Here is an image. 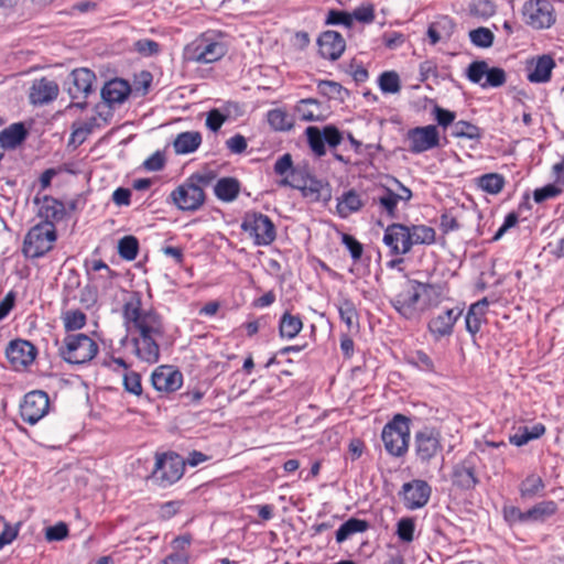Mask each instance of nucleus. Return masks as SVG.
Returning a JSON list of instances; mask_svg holds the SVG:
<instances>
[{
	"mask_svg": "<svg viewBox=\"0 0 564 564\" xmlns=\"http://www.w3.org/2000/svg\"><path fill=\"white\" fill-rule=\"evenodd\" d=\"M73 87L69 88V94L73 98L79 95L88 96L91 91L93 83L96 79L95 74L88 68L74 69L70 73Z\"/></svg>",
	"mask_w": 564,
	"mask_h": 564,
	"instance_id": "24",
	"label": "nucleus"
},
{
	"mask_svg": "<svg viewBox=\"0 0 564 564\" xmlns=\"http://www.w3.org/2000/svg\"><path fill=\"white\" fill-rule=\"evenodd\" d=\"M545 433V426L536 423L533 426H520L518 432L510 436L509 441L516 446H523L532 440L540 438Z\"/></svg>",
	"mask_w": 564,
	"mask_h": 564,
	"instance_id": "34",
	"label": "nucleus"
},
{
	"mask_svg": "<svg viewBox=\"0 0 564 564\" xmlns=\"http://www.w3.org/2000/svg\"><path fill=\"white\" fill-rule=\"evenodd\" d=\"M556 66L551 55L543 54L527 61V78L530 83L543 84L551 79L552 70Z\"/></svg>",
	"mask_w": 564,
	"mask_h": 564,
	"instance_id": "19",
	"label": "nucleus"
},
{
	"mask_svg": "<svg viewBox=\"0 0 564 564\" xmlns=\"http://www.w3.org/2000/svg\"><path fill=\"white\" fill-rule=\"evenodd\" d=\"M442 32L447 34L455 32V25L452 19L446 15L441 17L435 23L431 24L427 29L426 35L436 36Z\"/></svg>",
	"mask_w": 564,
	"mask_h": 564,
	"instance_id": "54",
	"label": "nucleus"
},
{
	"mask_svg": "<svg viewBox=\"0 0 564 564\" xmlns=\"http://www.w3.org/2000/svg\"><path fill=\"white\" fill-rule=\"evenodd\" d=\"M162 336H138L131 339L134 355L142 361L155 364L160 358L158 339Z\"/></svg>",
	"mask_w": 564,
	"mask_h": 564,
	"instance_id": "22",
	"label": "nucleus"
},
{
	"mask_svg": "<svg viewBox=\"0 0 564 564\" xmlns=\"http://www.w3.org/2000/svg\"><path fill=\"white\" fill-rule=\"evenodd\" d=\"M432 489L425 480L414 479L402 486L400 495L403 498L405 508L415 510L424 507L431 497Z\"/></svg>",
	"mask_w": 564,
	"mask_h": 564,
	"instance_id": "15",
	"label": "nucleus"
},
{
	"mask_svg": "<svg viewBox=\"0 0 564 564\" xmlns=\"http://www.w3.org/2000/svg\"><path fill=\"white\" fill-rule=\"evenodd\" d=\"M489 302L487 297H484L470 305L465 317V324L467 332L470 333L473 336L479 332Z\"/></svg>",
	"mask_w": 564,
	"mask_h": 564,
	"instance_id": "25",
	"label": "nucleus"
},
{
	"mask_svg": "<svg viewBox=\"0 0 564 564\" xmlns=\"http://www.w3.org/2000/svg\"><path fill=\"white\" fill-rule=\"evenodd\" d=\"M56 240V231L52 221H44L32 227L26 234L22 251L26 258L43 257Z\"/></svg>",
	"mask_w": 564,
	"mask_h": 564,
	"instance_id": "5",
	"label": "nucleus"
},
{
	"mask_svg": "<svg viewBox=\"0 0 564 564\" xmlns=\"http://www.w3.org/2000/svg\"><path fill=\"white\" fill-rule=\"evenodd\" d=\"M452 482L462 490H471L478 485L475 454H469L464 460L454 465Z\"/></svg>",
	"mask_w": 564,
	"mask_h": 564,
	"instance_id": "16",
	"label": "nucleus"
},
{
	"mask_svg": "<svg viewBox=\"0 0 564 564\" xmlns=\"http://www.w3.org/2000/svg\"><path fill=\"white\" fill-rule=\"evenodd\" d=\"M26 134L23 123H13L0 132V145L3 149H14L24 141Z\"/></svg>",
	"mask_w": 564,
	"mask_h": 564,
	"instance_id": "29",
	"label": "nucleus"
},
{
	"mask_svg": "<svg viewBox=\"0 0 564 564\" xmlns=\"http://www.w3.org/2000/svg\"><path fill=\"white\" fill-rule=\"evenodd\" d=\"M317 89L323 96L341 101L348 95L347 89H345L339 83L333 80H321L317 84Z\"/></svg>",
	"mask_w": 564,
	"mask_h": 564,
	"instance_id": "44",
	"label": "nucleus"
},
{
	"mask_svg": "<svg viewBox=\"0 0 564 564\" xmlns=\"http://www.w3.org/2000/svg\"><path fill=\"white\" fill-rule=\"evenodd\" d=\"M505 180L497 173H489L478 178V186L489 194H498L502 191Z\"/></svg>",
	"mask_w": 564,
	"mask_h": 564,
	"instance_id": "45",
	"label": "nucleus"
},
{
	"mask_svg": "<svg viewBox=\"0 0 564 564\" xmlns=\"http://www.w3.org/2000/svg\"><path fill=\"white\" fill-rule=\"evenodd\" d=\"M417 291L420 293L422 313L431 307L437 306L444 296L443 286L440 284L419 282Z\"/></svg>",
	"mask_w": 564,
	"mask_h": 564,
	"instance_id": "27",
	"label": "nucleus"
},
{
	"mask_svg": "<svg viewBox=\"0 0 564 564\" xmlns=\"http://www.w3.org/2000/svg\"><path fill=\"white\" fill-rule=\"evenodd\" d=\"M442 434L432 426H424L414 435V451L422 464L431 463L442 453Z\"/></svg>",
	"mask_w": 564,
	"mask_h": 564,
	"instance_id": "7",
	"label": "nucleus"
},
{
	"mask_svg": "<svg viewBox=\"0 0 564 564\" xmlns=\"http://www.w3.org/2000/svg\"><path fill=\"white\" fill-rule=\"evenodd\" d=\"M310 176L305 171L294 169L290 173V178H284L282 184L302 191L303 184L306 183V178Z\"/></svg>",
	"mask_w": 564,
	"mask_h": 564,
	"instance_id": "61",
	"label": "nucleus"
},
{
	"mask_svg": "<svg viewBox=\"0 0 564 564\" xmlns=\"http://www.w3.org/2000/svg\"><path fill=\"white\" fill-rule=\"evenodd\" d=\"M185 459L175 453L156 455L152 477L163 487L176 482L184 474Z\"/></svg>",
	"mask_w": 564,
	"mask_h": 564,
	"instance_id": "9",
	"label": "nucleus"
},
{
	"mask_svg": "<svg viewBox=\"0 0 564 564\" xmlns=\"http://www.w3.org/2000/svg\"><path fill=\"white\" fill-rule=\"evenodd\" d=\"M340 319L347 325L348 328L357 325L358 314L354 303L349 300H344L338 307Z\"/></svg>",
	"mask_w": 564,
	"mask_h": 564,
	"instance_id": "51",
	"label": "nucleus"
},
{
	"mask_svg": "<svg viewBox=\"0 0 564 564\" xmlns=\"http://www.w3.org/2000/svg\"><path fill=\"white\" fill-rule=\"evenodd\" d=\"M241 229L253 238L257 246H268L276 236L274 224L261 213H248L243 218Z\"/></svg>",
	"mask_w": 564,
	"mask_h": 564,
	"instance_id": "8",
	"label": "nucleus"
},
{
	"mask_svg": "<svg viewBox=\"0 0 564 564\" xmlns=\"http://www.w3.org/2000/svg\"><path fill=\"white\" fill-rule=\"evenodd\" d=\"M227 120V116L221 113L218 109H212L207 113L206 126L214 132H217Z\"/></svg>",
	"mask_w": 564,
	"mask_h": 564,
	"instance_id": "63",
	"label": "nucleus"
},
{
	"mask_svg": "<svg viewBox=\"0 0 564 564\" xmlns=\"http://www.w3.org/2000/svg\"><path fill=\"white\" fill-rule=\"evenodd\" d=\"M556 509V503L554 501H542L527 511V518L534 521L544 520L545 517L554 514Z\"/></svg>",
	"mask_w": 564,
	"mask_h": 564,
	"instance_id": "47",
	"label": "nucleus"
},
{
	"mask_svg": "<svg viewBox=\"0 0 564 564\" xmlns=\"http://www.w3.org/2000/svg\"><path fill=\"white\" fill-rule=\"evenodd\" d=\"M41 214L46 219H61L63 216V205L53 198H45Z\"/></svg>",
	"mask_w": 564,
	"mask_h": 564,
	"instance_id": "56",
	"label": "nucleus"
},
{
	"mask_svg": "<svg viewBox=\"0 0 564 564\" xmlns=\"http://www.w3.org/2000/svg\"><path fill=\"white\" fill-rule=\"evenodd\" d=\"M383 242L389 247L391 254H406L412 249L409 226L398 223L389 225L384 230Z\"/></svg>",
	"mask_w": 564,
	"mask_h": 564,
	"instance_id": "14",
	"label": "nucleus"
},
{
	"mask_svg": "<svg viewBox=\"0 0 564 564\" xmlns=\"http://www.w3.org/2000/svg\"><path fill=\"white\" fill-rule=\"evenodd\" d=\"M419 281L406 279L398 283L390 299L393 308L406 319H416L422 314Z\"/></svg>",
	"mask_w": 564,
	"mask_h": 564,
	"instance_id": "3",
	"label": "nucleus"
},
{
	"mask_svg": "<svg viewBox=\"0 0 564 564\" xmlns=\"http://www.w3.org/2000/svg\"><path fill=\"white\" fill-rule=\"evenodd\" d=\"M488 64L485 61H476L469 64L467 68V78L474 84H481L482 78L486 77Z\"/></svg>",
	"mask_w": 564,
	"mask_h": 564,
	"instance_id": "53",
	"label": "nucleus"
},
{
	"mask_svg": "<svg viewBox=\"0 0 564 564\" xmlns=\"http://www.w3.org/2000/svg\"><path fill=\"white\" fill-rule=\"evenodd\" d=\"M411 247L413 245H431L435 241V230L425 225H412L409 227Z\"/></svg>",
	"mask_w": 564,
	"mask_h": 564,
	"instance_id": "39",
	"label": "nucleus"
},
{
	"mask_svg": "<svg viewBox=\"0 0 564 564\" xmlns=\"http://www.w3.org/2000/svg\"><path fill=\"white\" fill-rule=\"evenodd\" d=\"M351 28L357 25L370 24L375 20V6L372 3H361L359 7L350 11Z\"/></svg>",
	"mask_w": 564,
	"mask_h": 564,
	"instance_id": "38",
	"label": "nucleus"
},
{
	"mask_svg": "<svg viewBox=\"0 0 564 564\" xmlns=\"http://www.w3.org/2000/svg\"><path fill=\"white\" fill-rule=\"evenodd\" d=\"M214 193L223 202H232L240 193V183L235 177H221L217 181Z\"/></svg>",
	"mask_w": 564,
	"mask_h": 564,
	"instance_id": "30",
	"label": "nucleus"
},
{
	"mask_svg": "<svg viewBox=\"0 0 564 564\" xmlns=\"http://www.w3.org/2000/svg\"><path fill=\"white\" fill-rule=\"evenodd\" d=\"M97 126L98 122L96 117H91L84 122L74 123L70 142L82 144Z\"/></svg>",
	"mask_w": 564,
	"mask_h": 564,
	"instance_id": "42",
	"label": "nucleus"
},
{
	"mask_svg": "<svg viewBox=\"0 0 564 564\" xmlns=\"http://www.w3.org/2000/svg\"><path fill=\"white\" fill-rule=\"evenodd\" d=\"M522 19L535 30L549 29L555 23L554 8L547 0H528L522 7Z\"/></svg>",
	"mask_w": 564,
	"mask_h": 564,
	"instance_id": "10",
	"label": "nucleus"
},
{
	"mask_svg": "<svg viewBox=\"0 0 564 564\" xmlns=\"http://www.w3.org/2000/svg\"><path fill=\"white\" fill-rule=\"evenodd\" d=\"M302 328L303 323L300 316L292 315L288 312L282 315L279 325L281 337L292 339L301 332Z\"/></svg>",
	"mask_w": 564,
	"mask_h": 564,
	"instance_id": "36",
	"label": "nucleus"
},
{
	"mask_svg": "<svg viewBox=\"0 0 564 564\" xmlns=\"http://www.w3.org/2000/svg\"><path fill=\"white\" fill-rule=\"evenodd\" d=\"M123 317L132 324L139 336H163L164 327L161 316L153 310H142L140 297L130 300L123 305Z\"/></svg>",
	"mask_w": 564,
	"mask_h": 564,
	"instance_id": "1",
	"label": "nucleus"
},
{
	"mask_svg": "<svg viewBox=\"0 0 564 564\" xmlns=\"http://www.w3.org/2000/svg\"><path fill=\"white\" fill-rule=\"evenodd\" d=\"M301 192L304 197L312 202H318L321 199L328 200L330 198L328 185L313 176L306 178V183L303 184Z\"/></svg>",
	"mask_w": 564,
	"mask_h": 564,
	"instance_id": "31",
	"label": "nucleus"
},
{
	"mask_svg": "<svg viewBox=\"0 0 564 564\" xmlns=\"http://www.w3.org/2000/svg\"><path fill=\"white\" fill-rule=\"evenodd\" d=\"M341 241L345 245V247L349 250L354 261H357L361 258L364 247L355 237L348 234H344L341 237Z\"/></svg>",
	"mask_w": 564,
	"mask_h": 564,
	"instance_id": "60",
	"label": "nucleus"
},
{
	"mask_svg": "<svg viewBox=\"0 0 564 564\" xmlns=\"http://www.w3.org/2000/svg\"><path fill=\"white\" fill-rule=\"evenodd\" d=\"M295 110L303 121H319L323 119L319 102L313 98L300 100Z\"/></svg>",
	"mask_w": 564,
	"mask_h": 564,
	"instance_id": "35",
	"label": "nucleus"
},
{
	"mask_svg": "<svg viewBox=\"0 0 564 564\" xmlns=\"http://www.w3.org/2000/svg\"><path fill=\"white\" fill-rule=\"evenodd\" d=\"M337 200V212L343 218L358 212L364 206L360 195L354 189L344 193Z\"/></svg>",
	"mask_w": 564,
	"mask_h": 564,
	"instance_id": "33",
	"label": "nucleus"
},
{
	"mask_svg": "<svg viewBox=\"0 0 564 564\" xmlns=\"http://www.w3.org/2000/svg\"><path fill=\"white\" fill-rule=\"evenodd\" d=\"M58 91L56 82L46 77L35 79L30 88V102L32 105L48 104L57 97Z\"/></svg>",
	"mask_w": 564,
	"mask_h": 564,
	"instance_id": "21",
	"label": "nucleus"
},
{
	"mask_svg": "<svg viewBox=\"0 0 564 564\" xmlns=\"http://www.w3.org/2000/svg\"><path fill=\"white\" fill-rule=\"evenodd\" d=\"M325 23L328 25H343L349 30H352L350 11L332 9L327 13Z\"/></svg>",
	"mask_w": 564,
	"mask_h": 564,
	"instance_id": "52",
	"label": "nucleus"
},
{
	"mask_svg": "<svg viewBox=\"0 0 564 564\" xmlns=\"http://www.w3.org/2000/svg\"><path fill=\"white\" fill-rule=\"evenodd\" d=\"M123 386L126 391L140 395L142 393L141 377L134 371L127 372L123 376Z\"/></svg>",
	"mask_w": 564,
	"mask_h": 564,
	"instance_id": "59",
	"label": "nucleus"
},
{
	"mask_svg": "<svg viewBox=\"0 0 564 564\" xmlns=\"http://www.w3.org/2000/svg\"><path fill=\"white\" fill-rule=\"evenodd\" d=\"M64 327L67 332L82 329L86 325V315L79 311H68L63 316Z\"/></svg>",
	"mask_w": 564,
	"mask_h": 564,
	"instance_id": "50",
	"label": "nucleus"
},
{
	"mask_svg": "<svg viewBox=\"0 0 564 564\" xmlns=\"http://www.w3.org/2000/svg\"><path fill=\"white\" fill-rule=\"evenodd\" d=\"M317 46L321 57L336 61L345 52L346 42L344 37H317Z\"/></svg>",
	"mask_w": 564,
	"mask_h": 564,
	"instance_id": "26",
	"label": "nucleus"
},
{
	"mask_svg": "<svg viewBox=\"0 0 564 564\" xmlns=\"http://www.w3.org/2000/svg\"><path fill=\"white\" fill-rule=\"evenodd\" d=\"M139 251L138 239L133 236H124L119 240L118 253L119 256L128 261H132L137 258Z\"/></svg>",
	"mask_w": 564,
	"mask_h": 564,
	"instance_id": "46",
	"label": "nucleus"
},
{
	"mask_svg": "<svg viewBox=\"0 0 564 564\" xmlns=\"http://www.w3.org/2000/svg\"><path fill=\"white\" fill-rule=\"evenodd\" d=\"M171 198L178 209L194 212L200 208L205 202V193L194 184L189 177L172 193Z\"/></svg>",
	"mask_w": 564,
	"mask_h": 564,
	"instance_id": "12",
	"label": "nucleus"
},
{
	"mask_svg": "<svg viewBox=\"0 0 564 564\" xmlns=\"http://www.w3.org/2000/svg\"><path fill=\"white\" fill-rule=\"evenodd\" d=\"M406 140L409 151L417 154L438 147L440 133L434 124L416 127L408 131Z\"/></svg>",
	"mask_w": 564,
	"mask_h": 564,
	"instance_id": "13",
	"label": "nucleus"
},
{
	"mask_svg": "<svg viewBox=\"0 0 564 564\" xmlns=\"http://www.w3.org/2000/svg\"><path fill=\"white\" fill-rule=\"evenodd\" d=\"M131 93L130 85L123 79H112L106 83L101 89L102 99L109 104L123 102Z\"/></svg>",
	"mask_w": 564,
	"mask_h": 564,
	"instance_id": "23",
	"label": "nucleus"
},
{
	"mask_svg": "<svg viewBox=\"0 0 564 564\" xmlns=\"http://www.w3.org/2000/svg\"><path fill=\"white\" fill-rule=\"evenodd\" d=\"M452 134L455 138L478 140L481 138V130L468 121L459 120L453 124Z\"/></svg>",
	"mask_w": 564,
	"mask_h": 564,
	"instance_id": "43",
	"label": "nucleus"
},
{
	"mask_svg": "<svg viewBox=\"0 0 564 564\" xmlns=\"http://www.w3.org/2000/svg\"><path fill=\"white\" fill-rule=\"evenodd\" d=\"M151 382L158 391L174 392L182 387L183 375L173 366H160L153 371Z\"/></svg>",
	"mask_w": 564,
	"mask_h": 564,
	"instance_id": "18",
	"label": "nucleus"
},
{
	"mask_svg": "<svg viewBox=\"0 0 564 564\" xmlns=\"http://www.w3.org/2000/svg\"><path fill=\"white\" fill-rule=\"evenodd\" d=\"M307 142L311 150L317 155L323 156L326 153L324 130L321 131L317 127H307L305 130Z\"/></svg>",
	"mask_w": 564,
	"mask_h": 564,
	"instance_id": "41",
	"label": "nucleus"
},
{
	"mask_svg": "<svg viewBox=\"0 0 564 564\" xmlns=\"http://www.w3.org/2000/svg\"><path fill=\"white\" fill-rule=\"evenodd\" d=\"M50 399L47 393L35 390L24 395V399L20 404V415L25 423L34 425L47 414Z\"/></svg>",
	"mask_w": 564,
	"mask_h": 564,
	"instance_id": "11",
	"label": "nucleus"
},
{
	"mask_svg": "<svg viewBox=\"0 0 564 564\" xmlns=\"http://www.w3.org/2000/svg\"><path fill=\"white\" fill-rule=\"evenodd\" d=\"M544 488V482L541 477L536 475L528 476L521 484V496L532 498Z\"/></svg>",
	"mask_w": 564,
	"mask_h": 564,
	"instance_id": "49",
	"label": "nucleus"
},
{
	"mask_svg": "<svg viewBox=\"0 0 564 564\" xmlns=\"http://www.w3.org/2000/svg\"><path fill=\"white\" fill-rule=\"evenodd\" d=\"M386 451L401 457L408 452L410 441V420L403 414H395L381 433Z\"/></svg>",
	"mask_w": 564,
	"mask_h": 564,
	"instance_id": "4",
	"label": "nucleus"
},
{
	"mask_svg": "<svg viewBox=\"0 0 564 564\" xmlns=\"http://www.w3.org/2000/svg\"><path fill=\"white\" fill-rule=\"evenodd\" d=\"M462 313L463 310L459 307L446 310L429 322V330L436 339L449 336L453 333V327Z\"/></svg>",
	"mask_w": 564,
	"mask_h": 564,
	"instance_id": "20",
	"label": "nucleus"
},
{
	"mask_svg": "<svg viewBox=\"0 0 564 564\" xmlns=\"http://www.w3.org/2000/svg\"><path fill=\"white\" fill-rule=\"evenodd\" d=\"M390 187H392L395 191V196L398 197L399 202L408 203L412 199V191L403 185L398 178L390 177Z\"/></svg>",
	"mask_w": 564,
	"mask_h": 564,
	"instance_id": "64",
	"label": "nucleus"
},
{
	"mask_svg": "<svg viewBox=\"0 0 564 564\" xmlns=\"http://www.w3.org/2000/svg\"><path fill=\"white\" fill-rule=\"evenodd\" d=\"M469 10L474 15L487 18L495 14L496 6L491 0H475Z\"/></svg>",
	"mask_w": 564,
	"mask_h": 564,
	"instance_id": "57",
	"label": "nucleus"
},
{
	"mask_svg": "<svg viewBox=\"0 0 564 564\" xmlns=\"http://www.w3.org/2000/svg\"><path fill=\"white\" fill-rule=\"evenodd\" d=\"M202 143V135L197 131H186L177 134L173 142L174 151L177 154L194 152Z\"/></svg>",
	"mask_w": 564,
	"mask_h": 564,
	"instance_id": "32",
	"label": "nucleus"
},
{
	"mask_svg": "<svg viewBox=\"0 0 564 564\" xmlns=\"http://www.w3.org/2000/svg\"><path fill=\"white\" fill-rule=\"evenodd\" d=\"M415 524L411 518H402L398 522L397 534L403 542H411L414 538Z\"/></svg>",
	"mask_w": 564,
	"mask_h": 564,
	"instance_id": "58",
	"label": "nucleus"
},
{
	"mask_svg": "<svg viewBox=\"0 0 564 564\" xmlns=\"http://www.w3.org/2000/svg\"><path fill=\"white\" fill-rule=\"evenodd\" d=\"M561 193V188L556 185L549 184L544 187L536 188L533 193V198L535 203H543L550 198L556 197Z\"/></svg>",
	"mask_w": 564,
	"mask_h": 564,
	"instance_id": "62",
	"label": "nucleus"
},
{
	"mask_svg": "<svg viewBox=\"0 0 564 564\" xmlns=\"http://www.w3.org/2000/svg\"><path fill=\"white\" fill-rule=\"evenodd\" d=\"M367 528L368 524L366 521L355 518L349 519L346 522H344L336 531V541L338 543H341L352 534L366 531Z\"/></svg>",
	"mask_w": 564,
	"mask_h": 564,
	"instance_id": "40",
	"label": "nucleus"
},
{
	"mask_svg": "<svg viewBox=\"0 0 564 564\" xmlns=\"http://www.w3.org/2000/svg\"><path fill=\"white\" fill-rule=\"evenodd\" d=\"M506 83V72L499 67H492L487 69L486 79L481 84L482 88L487 87H500Z\"/></svg>",
	"mask_w": 564,
	"mask_h": 564,
	"instance_id": "55",
	"label": "nucleus"
},
{
	"mask_svg": "<svg viewBox=\"0 0 564 564\" xmlns=\"http://www.w3.org/2000/svg\"><path fill=\"white\" fill-rule=\"evenodd\" d=\"M373 202L380 206L381 210L386 213L388 217H398L397 206L399 204V199L392 187L381 186L378 195L373 197Z\"/></svg>",
	"mask_w": 564,
	"mask_h": 564,
	"instance_id": "28",
	"label": "nucleus"
},
{
	"mask_svg": "<svg viewBox=\"0 0 564 564\" xmlns=\"http://www.w3.org/2000/svg\"><path fill=\"white\" fill-rule=\"evenodd\" d=\"M6 355L14 368H25L34 361L36 348L28 340L15 339L8 345Z\"/></svg>",
	"mask_w": 564,
	"mask_h": 564,
	"instance_id": "17",
	"label": "nucleus"
},
{
	"mask_svg": "<svg viewBox=\"0 0 564 564\" xmlns=\"http://www.w3.org/2000/svg\"><path fill=\"white\" fill-rule=\"evenodd\" d=\"M379 87L386 94H397L401 89L400 77L395 72H384L379 77Z\"/></svg>",
	"mask_w": 564,
	"mask_h": 564,
	"instance_id": "48",
	"label": "nucleus"
},
{
	"mask_svg": "<svg viewBox=\"0 0 564 564\" xmlns=\"http://www.w3.org/2000/svg\"><path fill=\"white\" fill-rule=\"evenodd\" d=\"M98 351L97 343L83 333L67 335L58 348L62 359L72 365H85L93 360Z\"/></svg>",
	"mask_w": 564,
	"mask_h": 564,
	"instance_id": "2",
	"label": "nucleus"
},
{
	"mask_svg": "<svg viewBox=\"0 0 564 564\" xmlns=\"http://www.w3.org/2000/svg\"><path fill=\"white\" fill-rule=\"evenodd\" d=\"M267 118L270 127L275 131H288L294 126L293 118L280 108L270 110Z\"/></svg>",
	"mask_w": 564,
	"mask_h": 564,
	"instance_id": "37",
	"label": "nucleus"
},
{
	"mask_svg": "<svg viewBox=\"0 0 564 564\" xmlns=\"http://www.w3.org/2000/svg\"><path fill=\"white\" fill-rule=\"evenodd\" d=\"M227 53L224 43L212 41L209 37H196L184 48V58L187 62L210 64L223 58Z\"/></svg>",
	"mask_w": 564,
	"mask_h": 564,
	"instance_id": "6",
	"label": "nucleus"
}]
</instances>
